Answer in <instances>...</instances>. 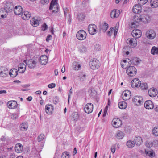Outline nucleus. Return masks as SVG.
<instances>
[{
  "label": "nucleus",
  "mask_w": 158,
  "mask_h": 158,
  "mask_svg": "<svg viewBox=\"0 0 158 158\" xmlns=\"http://www.w3.org/2000/svg\"><path fill=\"white\" fill-rule=\"evenodd\" d=\"M141 82L137 78L134 79L131 82V85L133 88H136L139 87Z\"/></svg>",
  "instance_id": "nucleus-17"
},
{
  "label": "nucleus",
  "mask_w": 158,
  "mask_h": 158,
  "mask_svg": "<svg viewBox=\"0 0 158 158\" xmlns=\"http://www.w3.org/2000/svg\"><path fill=\"white\" fill-rule=\"evenodd\" d=\"M56 86V85L55 84L53 83H52L51 84H49L48 85V87L50 88H52L55 87Z\"/></svg>",
  "instance_id": "nucleus-59"
},
{
  "label": "nucleus",
  "mask_w": 158,
  "mask_h": 158,
  "mask_svg": "<svg viewBox=\"0 0 158 158\" xmlns=\"http://www.w3.org/2000/svg\"><path fill=\"white\" fill-rule=\"evenodd\" d=\"M31 24L34 27H36L38 26L39 24V21L36 19L33 18L30 20Z\"/></svg>",
  "instance_id": "nucleus-36"
},
{
  "label": "nucleus",
  "mask_w": 158,
  "mask_h": 158,
  "mask_svg": "<svg viewBox=\"0 0 158 158\" xmlns=\"http://www.w3.org/2000/svg\"><path fill=\"white\" fill-rule=\"evenodd\" d=\"M7 105L10 109H15L17 107L18 104L16 101H9Z\"/></svg>",
  "instance_id": "nucleus-26"
},
{
  "label": "nucleus",
  "mask_w": 158,
  "mask_h": 158,
  "mask_svg": "<svg viewBox=\"0 0 158 158\" xmlns=\"http://www.w3.org/2000/svg\"><path fill=\"white\" fill-rule=\"evenodd\" d=\"M150 5L153 8H156L158 7V0H151Z\"/></svg>",
  "instance_id": "nucleus-35"
},
{
  "label": "nucleus",
  "mask_w": 158,
  "mask_h": 158,
  "mask_svg": "<svg viewBox=\"0 0 158 158\" xmlns=\"http://www.w3.org/2000/svg\"><path fill=\"white\" fill-rule=\"evenodd\" d=\"M126 71L127 74L131 77L135 76L137 73V70L135 68L134 66H131L130 65L127 68Z\"/></svg>",
  "instance_id": "nucleus-1"
},
{
  "label": "nucleus",
  "mask_w": 158,
  "mask_h": 158,
  "mask_svg": "<svg viewBox=\"0 0 158 158\" xmlns=\"http://www.w3.org/2000/svg\"><path fill=\"white\" fill-rule=\"evenodd\" d=\"M85 17L84 15L82 13H79L78 14L77 17L78 19L80 21L83 20Z\"/></svg>",
  "instance_id": "nucleus-47"
},
{
  "label": "nucleus",
  "mask_w": 158,
  "mask_h": 158,
  "mask_svg": "<svg viewBox=\"0 0 158 158\" xmlns=\"http://www.w3.org/2000/svg\"><path fill=\"white\" fill-rule=\"evenodd\" d=\"M89 65L91 68L93 69H98L99 67V63L98 60L94 59L91 61Z\"/></svg>",
  "instance_id": "nucleus-4"
},
{
  "label": "nucleus",
  "mask_w": 158,
  "mask_h": 158,
  "mask_svg": "<svg viewBox=\"0 0 158 158\" xmlns=\"http://www.w3.org/2000/svg\"><path fill=\"white\" fill-rule=\"evenodd\" d=\"M145 145L147 147L150 148L153 145V143L152 141H146V142Z\"/></svg>",
  "instance_id": "nucleus-54"
},
{
  "label": "nucleus",
  "mask_w": 158,
  "mask_h": 158,
  "mask_svg": "<svg viewBox=\"0 0 158 158\" xmlns=\"http://www.w3.org/2000/svg\"><path fill=\"white\" fill-rule=\"evenodd\" d=\"M139 87L142 90H147L148 89V86L147 84L146 83H143L140 84Z\"/></svg>",
  "instance_id": "nucleus-41"
},
{
  "label": "nucleus",
  "mask_w": 158,
  "mask_h": 158,
  "mask_svg": "<svg viewBox=\"0 0 158 158\" xmlns=\"http://www.w3.org/2000/svg\"><path fill=\"white\" fill-rule=\"evenodd\" d=\"M118 27L116 26L115 29H114L113 28H110V31H108L107 33V35L108 36H111V34L114 31V36H115L117 34Z\"/></svg>",
  "instance_id": "nucleus-22"
},
{
  "label": "nucleus",
  "mask_w": 158,
  "mask_h": 158,
  "mask_svg": "<svg viewBox=\"0 0 158 158\" xmlns=\"http://www.w3.org/2000/svg\"><path fill=\"white\" fill-rule=\"evenodd\" d=\"M52 36L51 35H48L46 39V40L47 42H48L49 40H50V38H51Z\"/></svg>",
  "instance_id": "nucleus-64"
},
{
  "label": "nucleus",
  "mask_w": 158,
  "mask_h": 158,
  "mask_svg": "<svg viewBox=\"0 0 158 158\" xmlns=\"http://www.w3.org/2000/svg\"><path fill=\"white\" fill-rule=\"evenodd\" d=\"M142 8L140 6L138 5H135L133 7V11L135 14H139L141 12Z\"/></svg>",
  "instance_id": "nucleus-29"
},
{
  "label": "nucleus",
  "mask_w": 158,
  "mask_h": 158,
  "mask_svg": "<svg viewBox=\"0 0 158 158\" xmlns=\"http://www.w3.org/2000/svg\"><path fill=\"white\" fill-rule=\"evenodd\" d=\"M26 69V67L19 66L18 71L20 73H24Z\"/></svg>",
  "instance_id": "nucleus-53"
},
{
  "label": "nucleus",
  "mask_w": 158,
  "mask_h": 158,
  "mask_svg": "<svg viewBox=\"0 0 158 158\" xmlns=\"http://www.w3.org/2000/svg\"><path fill=\"white\" fill-rule=\"evenodd\" d=\"M118 106L121 109H125L127 106V103L124 101L118 103Z\"/></svg>",
  "instance_id": "nucleus-38"
},
{
  "label": "nucleus",
  "mask_w": 158,
  "mask_h": 158,
  "mask_svg": "<svg viewBox=\"0 0 158 158\" xmlns=\"http://www.w3.org/2000/svg\"><path fill=\"white\" fill-rule=\"evenodd\" d=\"M72 88H71V89L70 90L69 92V93L68 97V102L69 101V99L70 98V96L71 95L72 93Z\"/></svg>",
  "instance_id": "nucleus-63"
},
{
  "label": "nucleus",
  "mask_w": 158,
  "mask_h": 158,
  "mask_svg": "<svg viewBox=\"0 0 158 158\" xmlns=\"http://www.w3.org/2000/svg\"><path fill=\"white\" fill-rule=\"evenodd\" d=\"M153 134L156 136H158V127H154L152 130Z\"/></svg>",
  "instance_id": "nucleus-49"
},
{
  "label": "nucleus",
  "mask_w": 158,
  "mask_h": 158,
  "mask_svg": "<svg viewBox=\"0 0 158 158\" xmlns=\"http://www.w3.org/2000/svg\"><path fill=\"white\" fill-rule=\"evenodd\" d=\"M125 134L120 131H118L116 134V136L117 139H122L124 136Z\"/></svg>",
  "instance_id": "nucleus-34"
},
{
  "label": "nucleus",
  "mask_w": 158,
  "mask_h": 158,
  "mask_svg": "<svg viewBox=\"0 0 158 158\" xmlns=\"http://www.w3.org/2000/svg\"><path fill=\"white\" fill-rule=\"evenodd\" d=\"M23 12V9L22 7L20 6H16L14 8V13L17 15H22Z\"/></svg>",
  "instance_id": "nucleus-20"
},
{
  "label": "nucleus",
  "mask_w": 158,
  "mask_h": 158,
  "mask_svg": "<svg viewBox=\"0 0 158 158\" xmlns=\"http://www.w3.org/2000/svg\"><path fill=\"white\" fill-rule=\"evenodd\" d=\"M58 6L57 0H52L50 3L49 9L52 10L53 12H56L58 11Z\"/></svg>",
  "instance_id": "nucleus-3"
},
{
  "label": "nucleus",
  "mask_w": 158,
  "mask_h": 158,
  "mask_svg": "<svg viewBox=\"0 0 158 158\" xmlns=\"http://www.w3.org/2000/svg\"><path fill=\"white\" fill-rule=\"evenodd\" d=\"M49 0H41V3L43 5L47 4L48 3Z\"/></svg>",
  "instance_id": "nucleus-58"
},
{
  "label": "nucleus",
  "mask_w": 158,
  "mask_h": 158,
  "mask_svg": "<svg viewBox=\"0 0 158 158\" xmlns=\"http://www.w3.org/2000/svg\"><path fill=\"white\" fill-rule=\"evenodd\" d=\"M145 152H146V154L150 157H153L155 156L154 152L152 150H150L147 152L145 151Z\"/></svg>",
  "instance_id": "nucleus-48"
},
{
  "label": "nucleus",
  "mask_w": 158,
  "mask_h": 158,
  "mask_svg": "<svg viewBox=\"0 0 158 158\" xmlns=\"http://www.w3.org/2000/svg\"><path fill=\"white\" fill-rule=\"evenodd\" d=\"M100 47L98 44H96L95 45L94 49L96 51H99L100 49Z\"/></svg>",
  "instance_id": "nucleus-60"
},
{
  "label": "nucleus",
  "mask_w": 158,
  "mask_h": 158,
  "mask_svg": "<svg viewBox=\"0 0 158 158\" xmlns=\"http://www.w3.org/2000/svg\"><path fill=\"white\" fill-rule=\"evenodd\" d=\"M141 17V21L145 23L149 22L151 19V17L147 14H142Z\"/></svg>",
  "instance_id": "nucleus-19"
},
{
  "label": "nucleus",
  "mask_w": 158,
  "mask_h": 158,
  "mask_svg": "<svg viewBox=\"0 0 158 158\" xmlns=\"http://www.w3.org/2000/svg\"><path fill=\"white\" fill-rule=\"evenodd\" d=\"M146 35L148 38L152 40L155 37L156 34L153 30H150L146 32Z\"/></svg>",
  "instance_id": "nucleus-15"
},
{
  "label": "nucleus",
  "mask_w": 158,
  "mask_h": 158,
  "mask_svg": "<svg viewBox=\"0 0 158 158\" xmlns=\"http://www.w3.org/2000/svg\"><path fill=\"white\" fill-rule=\"evenodd\" d=\"M97 27L94 24H90L88 27V31L89 33L92 35H94L97 33Z\"/></svg>",
  "instance_id": "nucleus-6"
},
{
  "label": "nucleus",
  "mask_w": 158,
  "mask_h": 158,
  "mask_svg": "<svg viewBox=\"0 0 158 158\" xmlns=\"http://www.w3.org/2000/svg\"><path fill=\"white\" fill-rule=\"evenodd\" d=\"M148 94L150 96L154 97L157 94V90L153 88H151L148 90Z\"/></svg>",
  "instance_id": "nucleus-23"
},
{
  "label": "nucleus",
  "mask_w": 158,
  "mask_h": 158,
  "mask_svg": "<svg viewBox=\"0 0 158 158\" xmlns=\"http://www.w3.org/2000/svg\"><path fill=\"white\" fill-rule=\"evenodd\" d=\"M18 71L16 69H13L9 72V75L12 77H15L18 75Z\"/></svg>",
  "instance_id": "nucleus-31"
},
{
  "label": "nucleus",
  "mask_w": 158,
  "mask_h": 158,
  "mask_svg": "<svg viewBox=\"0 0 158 158\" xmlns=\"http://www.w3.org/2000/svg\"><path fill=\"white\" fill-rule=\"evenodd\" d=\"M133 101L135 104L137 106L140 105L143 102V98L140 96H135L133 99Z\"/></svg>",
  "instance_id": "nucleus-12"
},
{
  "label": "nucleus",
  "mask_w": 158,
  "mask_h": 158,
  "mask_svg": "<svg viewBox=\"0 0 158 158\" xmlns=\"http://www.w3.org/2000/svg\"><path fill=\"white\" fill-rule=\"evenodd\" d=\"M122 12V10H113L111 12L110 16L111 18H114L118 16L120 13Z\"/></svg>",
  "instance_id": "nucleus-24"
},
{
  "label": "nucleus",
  "mask_w": 158,
  "mask_h": 158,
  "mask_svg": "<svg viewBox=\"0 0 158 158\" xmlns=\"http://www.w3.org/2000/svg\"><path fill=\"white\" fill-rule=\"evenodd\" d=\"M73 119L74 120H77L79 118V116L77 112H74L72 114Z\"/></svg>",
  "instance_id": "nucleus-52"
},
{
  "label": "nucleus",
  "mask_w": 158,
  "mask_h": 158,
  "mask_svg": "<svg viewBox=\"0 0 158 158\" xmlns=\"http://www.w3.org/2000/svg\"><path fill=\"white\" fill-rule=\"evenodd\" d=\"M144 106L148 109H151L153 108L154 106L152 102L150 100H148L145 102Z\"/></svg>",
  "instance_id": "nucleus-18"
},
{
  "label": "nucleus",
  "mask_w": 158,
  "mask_h": 158,
  "mask_svg": "<svg viewBox=\"0 0 158 158\" xmlns=\"http://www.w3.org/2000/svg\"><path fill=\"white\" fill-rule=\"evenodd\" d=\"M151 53L153 55H158V48L155 46L152 47L151 50Z\"/></svg>",
  "instance_id": "nucleus-43"
},
{
  "label": "nucleus",
  "mask_w": 158,
  "mask_h": 158,
  "mask_svg": "<svg viewBox=\"0 0 158 158\" xmlns=\"http://www.w3.org/2000/svg\"><path fill=\"white\" fill-rule=\"evenodd\" d=\"M86 77V75L85 74L82 73H80L79 76L80 80L81 81H83L85 79Z\"/></svg>",
  "instance_id": "nucleus-46"
},
{
  "label": "nucleus",
  "mask_w": 158,
  "mask_h": 158,
  "mask_svg": "<svg viewBox=\"0 0 158 158\" xmlns=\"http://www.w3.org/2000/svg\"><path fill=\"white\" fill-rule=\"evenodd\" d=\"M112 124L114 127L118 128L122 125V123L120 119L115 118L113 119Z\"/></svg>",
  "instance_id": "nucleus-7"
},
{
  "label": "nucleus",
  "mask_w": 158,
  "mask_h": 158,
  "mask_svg": "<svg viewBox=\"0 0 158 158\" xmlns=\"http://www.w3.org/2000/svg\"><path fill=\"white\" fill-rule=\"evenodd\" d=\"M45 111L48 114H51L53 109V107L52 105L50 104H47L45 106Z\"/></svg>",
  "instance_id": "nucleus-21"
},
{
  "label": "nucleus",
  "mask_w": 158,
  "mask_h": 158,
  "mask_svg": "<svg viewBox=\"0 0 158 158\" xmlns=\"http://www.w3.org/2000/svg\"><path fill=\"white\" fill-rule=\"evenodd\" d=\"M142 140L141 137H136L134 139V142L136 145H140L142 142Z\"/></svg>",
  "instance_id": "nucleus-39"
},
{
  "label": "nucleus",
  "mask_w": 158,
  "mask_h": 158,
  "mask_svg": "<svg viewBox=\"0 0 158 158\" xmlns=\"http://www.w3.org/2000/svg\"><path fill=\"white\" fill-rule=\"evenodd\" d=\"M93 109V105L91 103L87 104L84 108V110L87 113L89 114L92 112Z\"/></svg>",
  "instance_id": "nucleus-8"
},
{
  "label": "nucleus",
  "mask_w": 158,
  "mask_h": 158,
  "mask_svg": "<svg viewBox=\"0 0 158 158\" xmlns=\"http://www.w3.org/2000/svg\"><path fill=\"white\" fill-rule=\"evenodd\" d=\"M148 1V0H138V2L140 6L146 4Z\"/></svg>",
  "instance_id": "nucleus-50"
},
{
  "label": "nucleus",
  "mask_w": 158,
  "mask_h": 158,
  "mask_svg": "<svg viewBox=\"0 0 158 158\" xmlns=\"http://www.w3.org/2000/svg\"><path fill=\"white\" fill-rule=\"evenodd\" d=\"M73 67L76 70H78L81 68V65L78 62H74L73 64Z\"/></svg>",
  "instance_id": "nucleus-37"
},
{
  "label": "nucleus",
  "mask_w": 158,
  "mask_h": 158,
  "mask_svg": "<svg viewBox=\"0 0 158 158\" xmlns=\"http://www.w3.org/2000/svg\"><path fill=\"white\" fill-rule=\"evenodd\" d=\"M15 151L17 153H21L22 152L23 147L22 145L20 143L17 144L15 147Z\"/></svg>",
  "instance_id": "nucleus-30"
},
{
  "label": "nucleus",
  "mask_w": 158,
  "mask_h": 158,
  "mask_svg": "<svg viewBox=\"0 0 158 158\" xmlns=\"http://www.w3.org/2000/svg\"><path fill=\"white\" fill-rule=\"evenodd\" d=\"M27 60H24L23 62L28 65V67L30 69L34 68L36 66L37 62L32 59H31L28 61L27 63Z\"/></svg>",
  "instance_id": "nucleus-9"
},
{
  "label": "nucleus",
  "mask_w": 158,
  "mask_h": 158,
  "mask_svg": "<svg viewBox=\"0 0 158 158\" xmlns=\"http://www.w3.org/2000/svg\"><path fill=\"white\" fill-rule=\"evenodd\" d=\"M47 56L45 55H42L40 59V62L42 65H46L47 63Z\"/></svg>",
  "instance_id": "nucleus-27"
},
{
  "label": "nucleus",
  "mask_w": 158,
  "mask_h": 158,
  "mask_svg": "<svg viewBox=\"0 0 158 158\" xmlns=\"http://www.w3.org/2000/svg\"><path fill=\"white\" fill-rule=\"evenodd\" d=\"M14 8V6L12 3L10 2L6 3L4 9L7 12L10 11Z\"/></svg>",
  "instance_id": "nucleus-28"
},
{
  "label": "nucleus",
  "mask_w": 158,
  "mask_h": 158,
  "mask_svg": "<svg viewBox=\"0 0 158 158\" xmlns=\"http://www.w3.org/2000/svg\"><path fill=\"white\" fill-rule=\"evenodd\" d=\"M128 59H127L126 60H124L123 62L121 63V65L122 67L123 68L127 69L129 66L128 64L127 60Z\"/></svg>",
  "instance_id": "nucleus-40"
},
{
  "label": "nucleus",
  "mask_w": 158,
  "mask_h": 158,
  "mask_svg": "<svg viewBox=\"0 0 158 158\" xmlns=\"http://www.w3.org/2000/svg\"><path fill=\"white\" fill-rule=\"evenodd\" d=\"M141 15H136L133 16L132 19L133 22L131 23V25L133 27H135V26H133L135 24L136 26L138 25V23L141 21Z\"/></svg>",
  "instance_id": "nucleus-5"
},
{
  "label": "nucleus",
  "mask_w": 158,
  "mask_h": 158,
  "mask_svg": "<svg viewBox=\"0 0 158 158\" xmlns=\"http://www.w3.org/2000/svg\"><path fill=\"white\" fill-rule=\"evenodd\" d=\"M8 71L7 68L2 67L0 68V76L5 77L8 75Z\"/></svg>",
  "instance_id": "nucleus-16"
},
{
  "label": "nucleus",
  "mask_w": 158,
  "mask_h": 158,
  "mask_svg": "<svg viewBox=\"0 0 158 158\" xmlns=\"http://www.w3.org/2000/svg\"><path fill=\"white\" fill-rule=\"evenodd\" d=\"M87 34L86 32L83 30L79 31L76 34V37L79 40H83L86 38Z\"/></svg>",
  "instance_id": "nucleus-2"
},
{
  "label": "nucleus",
  "mask_w": 158,
  "mask_h": 158,
  "mask_svg": "<svg viewBox=\"0 0 158 158\" xmlns=\"http://www.w3.org/2000/svg\"><path fill=\"white\" fill-rule=\"evenodd\" d=\"M44 137V134H41L39 135L38 137L39 142H41L43 140Z\"/></svg>",
  "instance_id": "nucleus-55"
},
{
  "label": "nucleus",
  "mask_w": 158,
  "mask_h": 158,
  "mask_svg": "<svg viewBox=\"0 0 158 158\" xmlns=\"http://www.w3.org/2000/svg\"><path fill=\"white\" fill-rule=\"evenodd\" d=\"M135 145V142L131 140L128 141L126 143L127 146L129 148H132Z\"/></svg>",
  "instance_id": "nucleus-42"
},
{
  "label": "nucleus",
  "mask_w": 158,
  "mask_h": 158,
  "mask_svg": "<svg viewBox=\"0 0 158 158\" xmlns=\"http://www.w3.org/2000/svg\"><path fill=\"white\" fill-rule=\"evenodd\" d=\"M7 12L4 8L0 9V18L2 19L5 18L6 16V13Z\"/></svg>",
  "instance_id": "nucleus-33"
},
{
  "label": "nucleus",
  "mask_w": 158,
  "mask_h": 158,
  "mask_svg": "<svg viewBox=\"0 0 158 158\" xmlns=\"http://www.w3.org/2000/svg\"><path fill=\"white\" fill-rule=\"evenodd\" d=\"M48 28L47 25L45 23H44L42 25V30L43 31H45Z\"/></svg>",
  "instance_id": "nucleus-57"
},
{
  "label": "nucleus",
  "mask_w": 158,
  "mask_h": 158,
  "mask_svg": "<svg viewBox=\"0 0 158 158\" xmlns=\"http://www.w3.org/2000/svg\"><path fill=\"white\" fill-rule=\"evenodd\" d=\"M127 44L130 45L131 47L134 48L136 46L137 41L136 39L128 38L127 40Z\"/></svg>",
  "instance_id": "nucleus-14"
},
{
  "label": "nucleus",
  "mask_w": 158,
  "mask_h": 158,
  "mask_svg": "<svg viewBox=\"0 0 158 158\" xmlns=\"http://www.w3.org/2000/svg\"><path fill=\"white\" fill-rule=\"evenodd\" d=\"M79 50L81 53L85 52L87 51V48L84 46H81L79 48Z\"/></svg>",
  "instance_id": "nucleus-45"
},
{
  "label": "nucleus",
  "mask_w": 158,
  "mask_h": 158,
  "mask_svg": "<svg viewBox=\"0 0 158 158\" xmlns=\"http://www.w3.org/2000/svg\"><path fill=\"white\" fill-rule=\"evenodd\" d=\"M11 118L15 120L18 118V115L16 113L13 114L11 115Z\"/></svg>",
  "instance_id": "nucleus-56"
},
{
  "label": "nucleus",
  "mask_w": 158,
  "mask_h": 158,
  "mask_svg": "<svg viewBox=\"0 0 158 158\" xmlns=\"http://www.w3.org/2000/svg\"><path fill=\"white\" fill-rule=\"evenodd\" d=\"M31 16V14L30 12L28 11L23 12L21 15L22 18L24 20L29 19Z\"/></svg>",
  "instance_id": "nucleus-25"
},
{
  "label": "nucleus",
  "mask_w": 158,
  "mask_h": 158,
  "mask_svg": "<svg viewBox=\"0 0 158 158\" xmlns=\"http://www.w3.org/2000/svg\"><path fill=\"white\" fill-rule=\"evenodd\" d=\"M19 127L21 131H25L27 130L28 129V125L27 122H25L20 124Z\"/></svg>",
  "instance_id": "nucleus-32"
},
{
  "label": "nucleus",
  "mask_w": 158,
  "mask_h": 158,
  "mask_svg": "<svg viewBox=\"0 0 158 158\" xmlns=\"http://www.w3.org/2000/svg\"><path fill=\"white\" fill-rule=\"evenodd\" d=\"M132 36L135 38H139L141 36V31L138 29H134L131 32Z\"/></svg>",
  "instance_id": "nucleus-13"
},
{
  "label": "nucleus",
  "mask_w": 158,
  "mask_h": 158,
  "mask_svg": "<svg viewBox=\"0 0 158 158\" xmlns=\"http://www.w3.org/2000/svg\"><path fill=\"white\" fill-rule=\"evenodd\" d=\"M122 96L124 100H128L131 97V93L129 90H125L123 92Z\"/></svg>",
  "instance_id": "nucleus-11"
},
{
  "label": "nucleus",
  "mask_w": 158,
  "mask_h": 158,
  "mask_svg": "<svg viewBox=\"0 0 158 158\" xmlns=\"http://www.w3.org/2000/svg\"><path fill=\"white\" fill-rule=\"evenodd\" d=\"M128 64L131 65L132 64L133 65H136L139 64L140 63L139 59L138 58L135 57L132 59L131 60L129 59H127Z\"/></svg>",
  "instance_id": "nucleus-10"
},
{
  "label": "nucleus",
  "mask_w": 158,
  "mask_h": 158,
  "mask_svg": "<svg viewBox=\"0 0 158 158\" xmlns=\"http://www.w3.org/2000/svg\"><path fill=\"white\" fill-rule=\"evenodd\" d=\"M111 151L113 153H114L115 151V148L114 146H112L111 148Z\"/></svg>",
  "instance_id": "nucleus-62"
},
{
  "label": "nucleus",
  "mask_w": 158,
  "mask_h": 158,
  "mask_svg": "<svg viewBox=\"0 0 158 158\" xmlns=\"http://www.w3.org/2000/svg\"><path fill=\"white\" fill-rule=\"evenodd\" d=\"M108 28V25L106 23H104L101 28V30L103 32H105Z\"/></svg>",
  "instance_id": "nucleus-44"
},
{
  "label": "nucleus",
  "mask_w": 158,
  "mask_h": 158,
  "mask_svg": "<svg viewBox=\"0 0 158 158\" xmlns=\"http://www.w3.org/2000/svg\"><path fill=\"white\" fill-rule=\"evenodd\" d=\"M53 101L54 103L55 104H57L58 102V98L57 97H55V98H54Z\"/></svg>",
  "instance_id": "nucleus-61"
},
{
  "label": "nucleus",
  "mask_w": 158,
  "mask_h": 158,
  "mask_svg": "<svg viewBox=\"0 0 158 158\" xmlns=\"http://www.w3.org/2000/svg\"><path fill=\"white\" fill-rule=\"evenodd\" d=\"M61 158H69L68 152H63L62 154Z\"/></svg>",
  "instance_id": "nucleus-51"
}]
</instances>
